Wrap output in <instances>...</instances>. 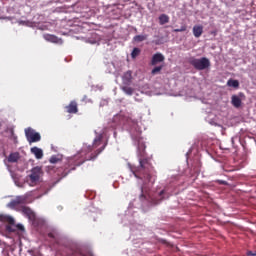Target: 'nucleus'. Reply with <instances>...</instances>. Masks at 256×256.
<instances>
[{
  "label": "nucleus",
  "instance_id": "obj_19",
  "mask_svg": "<svg viewBox=\"0 0 256 256\" xmlns=\"http://www.w3.org/2000/svg\"><path fill=\"white\" fill-rule=\"evenodd\" d=\"M147 39V35H136L133 38V41H135L136 43H141L143 41H146Z\"/></svg>",
  "mask_w": 256,
  "mask_h": 256
},
{
  "label": "nucleus",
  "instance_id": "obj_31",
  "mask_svg": "<svg viewBox=\"0 0 256 256\" xmlns=\"http://www.w3.org/2000/svg\"><path fill=\"white\" fill-rule=\"evenodd\" d=\"M165 193V190L160 191L159 196L161 197Z\"/></svg>",
  "mask_w": 256,
  "mask_h": 256
},
{
  "label": "nucleus",
  "instance_id": "obj_14",
  "mask_svg": "<svg viewBox=\"0 0 256 256\" xmlns=\"http://www.w3.org/2000/svg\"><path fill=\"white\" fill-rule=\"evenodd\" d=\"M8 163H17L19 161V153H11L7 158Z\"/></svg>",
  "mask_w": 256,
  "mask_h": 256
},
{
  "label": "nucleus",
  "instance_id": "obj_16",
  "mask_svg": "<svg viewBox=\"0 0 256 256\" xmlns=\"http://www.w3.org/2000/svg\"><path fill=\"white\" fill-rule=\"evenodd\" d=\"M159 23L160 25H166V23H169V16L167 14H161L159 16Z\"/></svg>",
  "mask_w": 256,
  "mask_h": 256
},
{
  "label": "nucleus",
  "instance_id": "obj_26",
  "mask_svg": "<svg viewBox=\"0 0 256 256\" xmlns=\"http://www.w3.org/2000/svg\"><path fill=\"white\" fill-rule=\"evenodd\" d=\"M82 101H83L84 103H91V100H89V99L87 98V95H84V96H83Z\"/></svg>",
  "mask_w": 256,
  "mask_h": 256
},
{
  "label": "nucleus",
  "instance_id": "obj_17",
  "mask_svg": "<svg viewBox=\"0 0 256 256\" xmlns=\"http://www.w3.org/2000/svg\"><path fill=\"white\" fill-rule=\"evenodd\" d=\"M103 141V135H98L93 142V147L97 148L99 145H101V142Z\"/></svg>",
  "mask_w": 256,
  "mask_h": 256
},
{
  "label": "nucleus",
  "instance_id": "obj_3",
  "mask_svg": "<svg viewBox=\"0 0 256 256\" xmlns=\"http://www.w3.org/2000/svg\"><path fill=\"white\" fill-rule=\"evenodd\" d=\"M24 133L29 145L32 143H39V141H41V134L31 127L26 128Z\"/></svg>",
  "mask_w": 256,
  "mask_h": 256
},
{
  "label": "nucleus",
  "instance_id": "obj_2",
  "mask_svg": "<svg viewBox=\"0 0 256 256\" xmlns=\"http://www.w3.org/2000/svg\"><path fill=\"white\" fill-rule=\"evenodd\" d=\"M189 63L194 69H197V71H205V69L211 67V62L205 57L200 59L190 58Z\"/></svg>",
  "mask_w": 256,
  "mask_h": 256
},
{
  "label": "nucleus",
  "instance_id": "obj_10",
  "mask_svg": "<svg viewBox=\"0 0 256 256\" xmlns=\"http://www.w3.org/2000/svg\"><path fill=\"white\" fill-rule=\"evenodd\" d=\"M231 103L236 109H239V107H241V105L243 104V102L241 101V97H239L238 95H232Z\"/></svg>",
  "mask_w": 256,
  "mask_h": 256
},
{
  "label": "nucleus",
  "instance_id": "obj_27",
  "mask_svg": "<svg viewBox=\"0 0 256 256\" xmlns=\"http://www.w3.org/2000/svg\"><path fill=\"white\" fill-rule=\"evenodd\" d=\"M12 205H19V203H21V200L19 198H17L16 200H13Z\"/></svg>",
  "mask_w": 256,
  "mask_h": 256
},
{
  "label": "nucleus",
  "instance_id": "obj_28",
  "mask_svg": "<svg viewBox=\"0 0 256 256\" xmlns=\"http://www.w3.org/2000/svg\"><path fill=\"white\" fill-rule=\"evenodd\" d=\"M69 173H70V171H68V172H63L62 173V177L60 178V179H63V177H67V175H69Z\"/></svg>",
  "mask_w": 256,
  "mask_h": 256
},
{
  "label": "nucleus",
  "instance_id": "obj_21",
  "mask_svg": "<svg viewBox=\"0 0 256 256\" xmlns=\"http://www.w3.org/2000/svg\"><path fill=\"white\" fill-rule=\"evenodd\" d=\"M140 54H141V49L134 48L132 50L131 57H132V59H137V57H139Z\"/></svg>",
  "mask_w": 256,
  "mask_h": 256
},
{
  "label": "nucleus",
  "instance_id": "obj_7",
  "mask_svg": "<svg viewBox=\"0 0 256 256\" xmlns=\"http://www.w3.org/2000/svg\"><path fill=\"white\" fill-rule=\"evenodd\" d=\"M163 61H165V56L158 52L152 56L151 65L155 66L158 63H163Z\"/></svg>",
  "mask_w": 256,
  "mask_h": 256
},
{
  "label": "nucleus",
  "instance_id": "obj_20",
  "mask_svg": "<svg viewBox=\"0 0 256 256\" xmlns=\"http://www.w3.org/2000/svg\"><path fill=\"white\" fill-rule=\"evenodd\" d=\"M121 89L126 95H133V88L129 87V85L122 86Z\"/></svg>",
  "mask_w": 256,
  "mask_h": 256
},
{
  "label": "nucleus",
  "instance_id": "obj_23",
  "mask_svg": "<svg viewBox=\"0 0 256 256\" xmlns=\"http://www.w3.org/2000/svg\"><path fill=\"white\" fill-rule=\"evenodd\" d=\"M183 31H187L186 25H182L180 28L174 29V33H183Z\"/></svg>",
  "mask_w": 256,
  "mask_h": 256
},
{
  "label": "nucleus",
  "instance_id": "obj_32",
  "mask_svg": "<svg viewBox=\"0 0 256 256\" xmlns=\"http://www.w3.org/2000/svg\"><path fill=\"white\" fill-rule=\"evenodd\" d=\"M248 256H255V254L253 252H248Z\"/></svg>",
  "mask_w": 256,
  "mask_h": 256
},
{
  "label": "nucleus",
  "instance_id": "obj_24",
  "mask_svg": "<svg viewBox=\"0 0 256 256\" xmlns=\"http://www.w3.org/2000/svg\"><path fill=\"white\" fill-rule=\"evenodd\" d=\"M105 147H107V144H104L100 149L96 151V156L100 155V153H103V151H105Z\"/></svg>",
  "mask_w": 256,
  "mask_h": 256
},
{
  "label": "nucleus",
  "instance_id": "obj_8",
  "mask_svg": "<svg viewBox=\"0 0 256 256\" xmlns=\"http://www.w3.org/2000/svg\"><path fill=\"white\" fill-rule=\"evenodd\" d=\"M192 33L196 39H199L203 35V25H194L192 28Z\"/></svg>",
  "mask_w": 256,
  "mask_h": 256
},
{
  "label": "nucleus",
  "instance_id": "obj_1",
  "mask_svg": "<svg viewBox=\"0 0 256 256\" xmlns=\"http://www.w3.org/2000/svg\"><path fill=\"white\" fill-rule=\"evenodd\" d=\"M145 143L138 144V159L139 166H131L130 171L136 177V179H141L145 183H151L153 177L151 176V171H153V165H151L149 157H147V152H145Z\"/></svg>",
  "mask_w": 256,
  "mask_h": 256
},
{
  "label": "nucleus",
  "instance_id": "obj_25",
  "mask_svg": "<svg viewBox=\"0 0 256 256\" xmlns=\"http://www.w3.org/2000/svg\"><path fill=\"white\" fill-rule=\"evenodd\" d=\"M50 163H59V158H57V156H52L50 158Z\"/></svg>",
  "mask_w": 256,
  "mask_h": 256
},
{
  "label": "nucleus",
  "instance_id": "obj_13",
  "mask_svg": "<svg viewBox=\"0 0 256 256\" xmlns=\"http://www.w3.org/2000/svg\"><path fill=\"white\" fill-rule=\"evenodd\" d=\"M0 221H3L4 223H8L9 225H15V219H13V217L8 215H1Z\"/></svg>",
  "mask_w": 256,
  "mask_h": 256
},
{
  "label": "nucleus",
  "instance_id": "obj_34",
  "mask_svg": "<svg viewBox=\"0 0 256 256\" xmlns=\"http://www.w3.org/2000/svg\"><path fill=\"white\" fill-rule=\"evenodd\" d=\"M243 95V93H240V96Z\"/></svg>",
  "mask_w": 256,
  "mask_h": 256
},
{
  "label": "nucleus",
  "instance_id": "obj_5",
  "mask_svg": "<svg viewBox=\"0 0 256 256\" xmlns=\"http://www.w3.org/2000/svg\"><path fill=\"white\" fill-rule=\"evenodd\" d=\"M122 83L123 85H131L133 83V72L131 70L126 71L122 75Z\"/></svg>",
  "mask_w": 256,
  "mask_h": 256
},
{
  "label": "nucleus",
  "instance_id": "obj_11",
  "mask_svg": "<svg viewBox=\"0 0 256 256\" xmlns=\"http://www.w3.org/2000/svg\"><path fill=\"white\" fill-rule=\"evenodd\" d=\"M22 213L28 219H33L35 217V214L33 213V210H31V208H29L27 206L22 207Z\"/></svg>",
  "mask_w": 256,
  "mask_h": 256
},
{
  "label": "nucleus",
  "instance_id": "obj_18",
  "mask_svg": "<svg viewBox=\"0 0 256 256\" xmlns=\"http://www.w3.org/2000/svg\"><path fill=\"white\" fill-rule=\"evenodd\" d=\"M72 256H93L91 252L83 253L81 250H75L72 252Z\"/></svg>",
  "mask_w": 256,
  "mask_h": 256
},
{
  "label": "nucleus",
  "instance_id": "obj_29",
  "mask_svg": "<svg viewBox=\"0 0 256 256\" xmlns=\"http://www.w3.org/2000/svg\"><path fill=\"white\" fill-rule=\"evenodd\" d=\"M218 183L220 185H227V181H225V180H219Z\"/></svg>",
  "mask_w": 256,
  "mask_h": 256
},
{
  "label": "nucleus",
  "instance_id": "obj_9",
  "mask_svg": "<svg viewBox=\"0 0 256 256\" xmlns=\"http://www.w3.org/2000/svg\"><path fill=\"white\" fill-rule=\"evenodd\" d=\"M32 155L36 157V159H43V150L37 146H34L30 149Z\"/></svg>",
  "mask_w": 256,
  "mask_h": 256
},
{
  "label": "nucleus",
  "instance_id": "obj_6",
  "mask_svg": "<svg viewBox=\"0 0 256 256\" xmlns=\"http://www.w3.org/2000/svg\"><path fill=\"white\" fill-rule=\"evenodd\" d=\"M66 113H70L75 115L76 113H79V107L76 101H71L69 105L65 107Z\"/></svg>",
  "mask_w": 256,
  "mask_h": 256
},
{
  "label": "nucleus",
  "instance_id": "obj_33",
  "mask_svg": "<svg viewBox=\"0 0 256 256\" xmlns=\"http://www.w3.org/2000/svg\"><path fill=\"white\" fill-rule=\"evenodd\" d=\"M211 35H217V31H212Z\"/></svg>",
  "mask_w": 256,
  "mask_h": 256
},
{
  "label": "nucleus",
  "instance_id": "obj_15",
  "mask_svg": "<svg viewBox=\"0 0 256 256\" xmlns=\"http://www.w3.org/2000/svg\"><path fill=\"white\" fill-rule=\"evenodd\" d=\"M228 87H233L234 89H239V80L229 79L227 81Z\"/></svg>",
  "mask_w": 256,
  "mask_h": 256
},
{
  "label": "nucleus",
  "instance_id": "obj_22",
  "mask_svg": "<svg viewBox=\"0 0 256 256\" xmlns=\"http://www.w3.org/2000/svg\"><path fill=\"white\" fill-rule=\"evenodd\" d=\"M163 69V65L161 66H156L152 71V75H157V73H161V70Z\"/></svg>",
  "mask_w": 256,
  "mask_h": 256
},
{
  "label": "nucleus",
  "instance_id": "obj_30",
  "mask_svg": "<svg viewBox=\"0 0 256 256\" xmlns=\"http://www.w3.org/2000/svg\"><path fill=\"white\" fill-rule=\"evenodd\" d=\"M48 237H50L51 239H53V237H55V236L53 235V233H49V234H48Z\"/></svg>",
  "mask_w": 256,
  "mask_h": 256
},
{
  "label": "nucleus",
  "instance_id": "obj_12",
  "mask_svg": "<svg viewBox=\"0 0 256 256\" xmlns=\"http://www.w3.org/2000/svg\"><path fill=\"white\" fill-rule=\"evenodd\" d=\"M44 39L46 41H49L50 43H60L61 39H59L57 36L52 35V34H45Z\"/></svg>",
  "mask_w": 256,
  "mask_h": 256
},
{
  "label": "nucleus",
  "instance_id": "obj_4",
  "mask_svg": "<svg viewBox=\"0 0 256 256\" xmlns=\"http://www.w3.org/2000/svg\"><path fill=\"white\" fill-rule=\"evenodd\" d=\"M41 173L43 172L41 171L40 167H35L31 170V173L29 175V181L32 187L38 184L39 179H41Z\"/></svg>",
  "mask_w": 256,
  "mask_h": 256
}]
</instances>
